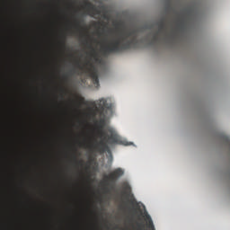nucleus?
Masks as SVG:
<instances>
[{
  "label": "nucleus",
  "instance_id": "nucleus-17",
  "mask_svg": "<svg viewBox=\"0 0 230 230\" xmlns=\"http://www.w3.org/2000/svg\"><path fill=\"white\" fill-rule=\"evenodd\" d=\"M64 78H65V79H67V75H64Z\"/></svg>",
  "mask_w": 230,
  "mask_h": 230
},
{
  "label": "nucleus",
  "instance_id": "nucleus-18",
  "mask_svg": "<svg viewBox=\"0 0 230 230\" xmlns=\"http://www.w3.org/2000/svg\"><path fill=\"white\" fill-rule=\"evenodd\" d=\"M62 44H63V46H65V42L64 41L62 42Z\"/></svg>",
  "mask_w": 230,
  "mask_h": 230
},
{
  "label": "nucleus",
  "instance_id": "nucleus-1",
  "mask_svg": "<svg viewBox=\"0 0 230 230\" xmlns=\"http://www.w3.org/2000/svg\"><path fill=\"white\" fill-rule=\"evenodd\" d=\"M137 44H139V40H137V30L121 31L115 40L102 48V51L104 55H109L111 53H123V51H127V49L135 48Z\"/></svg>",
  "mask_w": 230,
  "mask_h": 230
},
{
  "label": "nucleus",
  "instance_id": "nucleus-5",
  "mask_svg": "<svg viewBox=\"0 0 230 230\" xmlns=\"http://www.w3.org/2000/svg\"><path fill=\"white\" fill-rule=\"evenodd\" d=\"M156 24L158 26V31L154 34L151 40L152 46L159 44V42L161 41V38L159 37V35H163L164 39H168V37H170V34H168V28L166 27V22H164V19H162Z\"/></svg>",
  "mask_w": 230,
  "mask_h": 230
},
{
  "label": "nucleus",
  "instance_id": "nucleus-2",
  "mask_svg": "<svg viewBox=\"0 0 230 230\" xmlns=\"http://www.w3.org/2000/svg\"><path fill=\"white\" fill-rule=\"evenodd\" d=\"M98 103L96 104V102H87L85 101V98L79 97V105H86L90 106V111L93 112V116H96V114H99L101 119H100V128H103V126L105 125V110L109 109V103H107V100L101 99L97 101Z\"/></svg>",
  "mask_w": 230,
  "mask_h": 230
},
{
  "label": "nucleus",
  "instance_id": "nucleus-10",
  "mask_svg": "<svg viewBox=\"0 0 230 230\" xmlns=\"http://www.w3.org/2000/svg\"><path fill=\"white\" fill-rule=\"evenodd\" d=\"M147 218L149 219V221H148L149 229L155 230V227L154 226V222L152 221V218L150 217V216H148Z\"/></svg>",
  "mask_w": 230,
  "mask_h": 230
},
{
  "label": "nucleus",
  "instance_id": "nucleus-7",
  "mask_svg": "<svg viewBox=\"0 0 230 230\" xmlns=\"http://www.w3.org/2000/svg\"><path fill=\"white\" fill-rule=\"evenodd\" d=\"M84 7L88 10V12H90V13H93V15H94V13H97V14L100 13V11H98L96 6L92 3H89V2L85 3Z\"/></svg>",
  "mask_w": 230,
  "mask_h": 230
},
{
  "label": "nucleus",
  "instance_id": "nucleus-11",
  "mask_svg": "<svg viewBox=\"0 0 230 230\" xmlns=\"http://www.w3.org/2000/svg\"><path fill=\"white\" fill-rule=\"evenodd\" d=\"M75 28H82V21L80 20L75 21Z\"/></svg>",
  "mask_w": 230,
  "mask_h": 230
},
{
  "label": "nucleus",
  "instance_id": "nucleus-15",
  "mask_svg": "<svg viewBox=\"0 0 230 230\" xmlns=\"http://www.w3.org/2000/svg\"><path fill=\"white\" fill-rule=\"evenodd\" d=\"M177 24H178V28H181L182 26V21H181L180 19L177 20Z\"/></svg>",
  "mask_w": 230,
  "mask_h": 230
},
{
  "label": "nucleus",
  "instance_id": "nucleus-16",
  "mask_svg": "<svg viewBox=\"0 0 230 230\" xmlns=\"http://www.w3.org/2000/svg\"><path fill=\"white\" fill-rule=\"evenodd\" d=\"M71 73H76V70L73 69L69 72V75H71Z\"/></svg>",
  "mask_w": 230,
  "mask_h": 230
},
{
  "label": "nucleus",
  "instance_id": "nucleus-8",
  "mask_svg": "<svg viewBox=\"0 0 230 230\" xmlns=\"http://www.w3.org/2000/svg\"><path fill=\"white\" fill-rule=\"evenodd\" d=\"M88 48L91 49V58H93L95 62H98V52L96 51V49L93 48V45H89Z\"/></svg>",
  "mask_w": 230,
  "mask_h": 230
},
{
  "label": "nucleus",
  "instance_id": "nucleus-9",
  "mask_svg": "<svg viewBox=\"0 0 230 230\" xmlns=\"http://www.w3.org/2000/svg\"><path fill=\"white\" fill-rule=\"evenodd\" d=\"M165 12L166 13H172V12H174L173 7L172 6V3L168 1L165 4Z\"/></svg>",
  "mask_w": 230,
  "mask_h": 230
},
{
  "label": "nucleus",
  "instance_id": "nucleus-3",
  "mask_svg": "<svg viewBox=\"0 0 230 230\" xmlns=\"http://www.w3.org/2000/svg\"><path fill=\"white\" fill-rule=\"evenodd\" d=\"M109 134L102 129L99 130V137L102 139L99 142L98 147L101 152H109V145H125L119 136L114 130L109 128Z\"/></svg>",
  "mask_w": 230,
  "mask_h": 230
},
{
  "label": "nucleus",
  "instance_id": "nucleus-13",
  "mask_svg": "<svg viewBox=\"0 0 230 230\" xmlns=\"http://www.w3.org/2000/svg\"><path fill=\"white\" fill-rule=\"evenodd\" d=\"M74 159H75V163H77V164H80L81 166H82V164H84V161H76V156H74Z\"/></svg>",
  "mask_w": 230,
  "mask_h": 230
},
{
  "label": "nucleus",
  "instance_id": "nucleus-12",
  "mask_svg": "<svg viewBox=\"0 0 230 230\" xmlns=\"http://www.w3.org/2000/svg\"><path fill=\"white\" fill-rule=\"evenodd\" d=\"M103 23L102 22H93V26H95V28H98V26H102Z\"/></svg>",
  "mask_w": 230,
  "mask_h": 230
},
{
  "label": "nucleus",
  "instance_id": "nucleus-6",
  "mask_svg": "<svg viewBox=\"0 0 230 230\" xmlns=\"http://www.w3.org/2000/svg\"><path fill=\"white\" fill-rule=\"evenodd\" d=\"M125 172H123V169L121 168H117L113 172H111L109 175L105 174L104 175V182L106 186H110L112 188L114 184H116V181L119 177H122V175Z\"/></svg>",
  "mask_w": 230,
  "mask_h": 230
},
{
  "label": "nucleus",
  "instance_id": "nucleus-14",
  "mask_svg": "<svg viewBox=\"0 0 230 230\" xmlns=\"http://www.w3.org/2000/svg\"><path fill=\"white\" fill-rule=\"evenodd\" d=\"M124 190H125L126 191H130V185L126 184V185L124 186Z\"/></svg>",
  "mask_w": 230,
  "mask_h": 230
},
{
  "label": "nucleus",
  "instance_id": "nucleus-4",
  "mask_svg": "<svg viewBox=\"0 0 230 230\" xmlns=\"http://www.w3.org/2000/svg\"><path fill=\"white\" fill-rule=\"evenodd\" d=\"M76 66L78 69L85 73L92 78V82L95 87H100V79L98 78V68L94 66L91 60H86L84 65L77 61Z\"/></svg>",
  "mask_w": 230,
  "mask_h": 230
}]
</instances>
